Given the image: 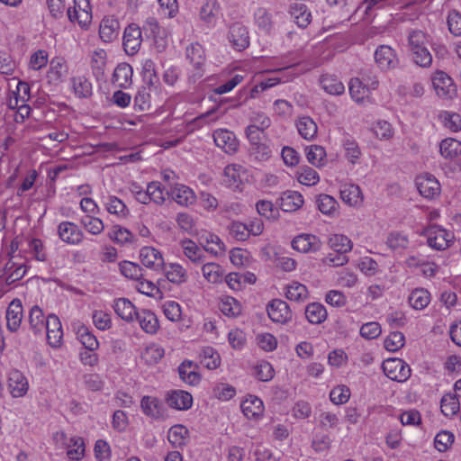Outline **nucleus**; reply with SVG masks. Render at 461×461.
Masks as SVG:
<instances>
[{
	"mask_svg": "<svg viewBox=\"0 0 461 461\" xmlns=\"http://www.w3.org/2000/svg\"><path fill=\"white\" fill-rule=\"evenodd\" d=\"M309 296L307 287L298 282H292L285 287V297L294 302H303Z\"/></svg>",
	"mask_w": 461,
	"mask_h": 461,
	"instance_id": "obj_48",
	"label": "nucleus"
},
{
	"mask_svg": "<svg viewBox=\"0 0 461 461\" xmlns=\"http://www.w3.org/2000/svg\"><path fill=\"white\" fill-rule=\"evenodd\" d=\"M219 308L225 316L230 318L238 317L242 311L240 303L231 296L222 297Z\"/></svg>",
	"mask_w": 461,
	"mask_h": 461,
	"instance_id": "obj_51",
	"label": "nucleus"
},
{
	"mask_svg": "<svg viewBox=\"0 0 461 461\" xmlns=\"http://www.w3.org/2000/svg\"><path fill=\"white\" fill-rule=\"evenodd\" d=\"M321 85L323 90L330 95H339L345 92L343 83L331 75L322 76Z\"/></svg>",
	"mask_w": 461,
	"mask_h": 461,
	"instance_id": "obj_52",
	"label": "nucleus"
},
{
	"mask_svg": "<svg viewBox=\"0 0 461 461\" xmlns=\"http://www.w3.org/2000/svg\"><path fill=\"white\" fill-rule=\"evenodd\" d=\"M428 246L435 250H446L454 241V234L438 225H430L423 232Z\"/></svg>",
	"mask_w": 461,
	"mask_h": 461,
	"instance_id": "obj_4",
	"label": "nucleus"
},
{
	"mask_svg": "<svg viewBox=\"0 0 461 461\" xmlns=\"http://www.w3.org/2000/svg\"><path fill=\"white\" fill-rule=\"evenodd\" d=\"M241 410L248 419H258L264 411L263 402L259 398L250 395L242 402Z\"/></svg>",
	"mask_w": 461,
	"mask_h": 461,
	"instance_id": "obj_34",
	"label": "nucleus"
},
{
	"mask_svg": "<svg viewBox=\"0 0 461 461\" xmlns=\"http://www.w3.org/2000/svg\"><path fill=\"white\" fill-rule=\"evenodd\" d=\"M150 203L157 205H162L166 201V195H169L170 191H166L162 184L158 181H152L148 184Z\"/></svg>",
	"mask_w": 461,
	"mask_h": 461,
	"instance_id": "obj_59",
	"label": "nucleus"
},
{
	"mask_svg": "<svg viewBox=\"0 0 461 461\" xmlns=\"http://www.w3.org/2000/svg\"><path fill=\"white\" fill-rule=\"evenodd\" d=\"M432 85L438 97L452 99L456 95V86L453 79L444 71L438 70L432 76Z\"/></svg>",
	"mask_w": 461,
	"mask_h": 461,
	"instance_id": "obj_5",
	"label": "nucleus"
},
{
	"mask_svg": "<svg viewBox=\"0 0 461 461\" xmlns=\"http://www.w3.org/2000/svg\"><path fill=\"white\" fill-rule=\"evenodd\" d=\"M377 66L384 70L393 69L398 65V58L393 49L388 45L379 46L375 52Z\"/></svg>",
	"mask_w": 461,
	"mask_h": 461,
	"instance_id": "obj_18",
	"label": "nucleus"
},
{
	"mask_svg": "<svg viewBox=\"0 0 461 461\" xmlns=\"http://www.w3.org/2000/svg\"><path fill=\"white\" fill-rule=\"evenodd\" d=\"M19 247L20 240L18 238H15L12 240L10 245V250L8 252L10 258L4 267L5 282L9 285L21 280L25 276L27 271L25 259L19 257L18 255H15V252L19 249Z\"/></svg>",
	"mask_w": 461,
	"mask_h": 461,
	"instance_id": "obj_2",
	"label": "nucleus"
},
{
	"mask_svg": "<svg viewBox=\"0 0 461 461\" xmlns=\"http://www.w3.org/2000/svg\"><path fill=\"white\" fill-rule=\"evenodd\" d=\"M80 224L90 234L97 236L104 230V221L95 215H85L80 219Z\"/></svg>",
	"mask_w": 461,
	"mask_h": 461,
	"instance_id": "obj_55",
	"label": "nucleus"
},
{
	"mask_svg": "<svg viewBox=\"0 0 461 461\" xmlns=\"http://www.w3.org/2000/svg\"><path fill=\"white\" fill-rule=\"evenodd\" d=\"M178 374L183 382L190 385L197 384L200 375L196 372V366L191 360H185L178 366Z\"/></svg>",
	"mask_w": 461,
	"mask_h": 461,
	"instance_id": "obj_36",
	"label": "nucleus"
},
{
	"mask_svg": "<svg viewBox=\"0 0 461 461\" xmlns=\"http://www.w3.org/2000/svg\"><path fill=\"white\" fill-rule=\"evenodd\" d=\"M108 237L119 245H125L133 241V234L126 228L113 225L108 232Z\"/></svg>",
	"mask_w": 461,
	"mask_h": 461,
	"instance_id": "obj_53",
	"label": "nucleus"
},
{
	"mask_svg": "<svg viewBox=\"0 0 461 461\" xmlns=\"http://www.w3.org/2000/svg\"><path fill=\"white\" fill-rule=\"evenodd\" d=\"M8 390L14 398L24 396L29 390V383L24 375L14 369L8 374Z\"/></svg>",
	"mask_w": 461,
	"mask_h": 461,
	"instance_id": "obj_14",
	"label": "nucleus"
},
{
	"mask_svg": "<svg viewBox=\"0 0 461 461\" xmlns=\"http://www.w3.org/2000/svg\"><path fill=\"white\" fill-rule=\"evenodd\" d=\"M47 340L52 348H58L61 345L63 338V330L60 320L58 316L50 314L47 317L45 330Z\"/></svg>",
	"mask_w": 461,
	"mask_h": 461,
	"instance_id": "obj_16",
	"label": "nucleus"
},
{
	"mask_svg": "<svg viewBox=\"0 0 461 461\" xmlns=\"http://www.w3.org/2000/svg\"><path fill=\"white\" fill-rule=\"evenodd\" d=\"M107 55L106 52L102 49H97L93 51L91 55L90 65L93 75L96 79H100L104 75L106 68Z\"/></svg>",
	"mask_w": 461,
	"mask_h": 461,
	"instance_id": "obj_40",
	"label": "nucleus"
},
{
	"mask_svg": "<svg viewBox=\"0 0 461 461\" xmlns=\"http://www.w3.org/2000/svg\"><path fill=\"white\" fill-rule=\"evenodd\" d=\"M300 136L306 140H313L317 137V123L310 116H301L295 122Z\"/></svg>",
	"mask_w": 461,
	"mask_h": 461,
	"instance_id": "obj_30",
	"label": "nucleus"
},
{
	"mask_svg": "<svg viewBox=\"0 0 461 461\" xmlns=\"http://www.w3.org/2000/svg\"><path fill=\"white\" fill-rule=\"evenodd\" d=\"M348 88L351 98L357 103H362L370 93L364 82L357 77L350 79Z\"/></svg>",
	"mask_w": 461,
	"mask_h": 461,
	"instance_id": "obj_54",
	"label": "nucleus"
},
{
	"mask_svg": "<svg viewBox=\"0 0 461 461\" xmlns=\"http://www.w3.org/2000/svg\"><path fill=\"white\" fill-rule=\"evenodd\" d=\"M73 327L77 339L84 346V349L97 350L99 348V341L88 327L80 322L74 324Z\"/></svg>",
	"mask_w": 461,
	"mask_h": 461,
	"instance_id": "obj_27",
	"label": "nucleus"
},
{
	"mask_svg": "<svg viewBox=\"0 0 461 461\" xmlns=\"http://www.w3.org/2000/svg\"><path fill=\"white\" fill-rule=\"evenodd\" d=\"M221 10L218 0H206L200 8L199 17L207 26L213 27L221 14Z\"/></svg>",
	"mask_w": 461,
	"mask_h": 461,
	"instance_id": "obj_23",
	"label": "nucleus"
},
{
	"mask_svg": "<svg viewBox=\"0 0 461 461\" xmlns=\"http://www.w3.org/2000/svg\"><path fill=\"white\" fill-rule=\"evenodd\" d=\"M180 246L185 257L194 265H201L205 259L203 250L189 239L181 240Z\"/></svg>",
	"mask_w": 461,
	"mask_h": 461,
	"instance_id": "obj_29",
	"label": "nucleus"
},
{
	"mask_svg": "<svg viewBox=\"0 0 461 461\" xmlns=\"http://www.w3.org/2000/svg\"><path fill=\"white\" fill-rule=\"evenodd\" d=\"M133 70L130 64L122 62L115 68L112 82L119 88H127L131 85Z\"/></svg>",
	"mask_w": 461,
	"mask_h": 461,
	"instance_id": "obj_26",
	"label": "nucleus"
},
{
	"mask_svg": "<svg viewBox=\"0 0 461 461\" xmlns=\"http://www.w3.org/2000/svg\"><path fill=\"white\" fill-rule=\"evenodd\" d=\"M169 195L180 206L188 207L196 202V194L192 188L183 184H176Z\"/></svg>",
	"mask_w": 461,
	"mask_h": 461,
	"instance_id": "obj_19",
	"label": "nucleus"
},
{
	"mask_svg": "<svg viewBox=\"0 0 461 461\" xmlns=\"http://www.w3.org/2000/svg\"><path fill=\"white\" fill-rule=\"evenodd\" d=\"M141 75L143 80L150 86L158 82V77L156 71V64L150 59H146L141 63Z\"/></svg>",
	"mask_w": 461,
	"mask_h": 461,
	"instance_id": "obj_62",
	"label": "nucleus"
},
{
	"mask_svg": "<svg viewBox=\"0 0 461 461\" xmlns=\"http://www.w3.org/2000/svg\"><path fill=\"white\" fill-rule=\"evenodd\" d=\"M408 302L415 310H423L430 303V294L424 288H416L409 295Z\"/></svg>",
	"mask_w": 461,
	"mask_h": 461,
	"instance_id": "obj_45",
	"label": "nucleus"
},
{
	"mask_svg": "<svg viewBox=\"0 0 461 461\" xmlns=\"http://www.w3.org/2000/svg\"><path fill=\"white\" fill-rule=\"evenodd\" d=\"M68 70V66L64 59L59 57L54 58L50 63L48 77L52 82H61L67 77Z\"/></svg>",
	"mask_w": 461,
	"mask_h": 461,
	"instance_id": "obj_38",
	"label": "nucleus"
},
{
	"mask_svg": "<svg viewBox=\"0 0 461 461\" xmlns=\"http://www.w3.org/2000/svg\"><path fill=\"white\" fill-rule=\"evenodd\" d=\"M440 118L444 126L453 132L461 131V115L456 113L445 111L441 113Z\"/></svg>",
	"mask_w": 461,
	"mask_h": 461,
	"instance_id": "obj_64",
	"label": "nucleus"
},
{
	"mask_svg": "<svg viewBox=\"0 0 461 461\" xmlns=\"http://www.w3.org/2000/svg\"><path fill=\"white\" fill-rule=\"evenodd\" d=\"M199 240L203 249L215 257L222 256L226 251L225 243L214 233L205 232L200 236Z\"/></svg>",
	"mask_w": 461,
	"mask_h": 461,
	"instance_id": "obj_20",
	"label": "nucleus"
},
{
	"mask_svg": "<svg viewBox=\"0 0 461 461\" xmlns=\"http://www.w3.org/2000/svg\"><path fill=\"white\" fill-rule=\"evenodd\" d=\"M247 180V170L241 165L230 164L223 170L222 184L233 190H238Z\"/></svg>",
	"mask_w": 461,
	"mask_h": 461,
	"instance_id": "obj_8",
	"label": "nucleus"
},
{
	"mask_svg": "<svg viewBox=\"0 0 461 461\" xmlns=\"http://www.w3.org/2000/svg\"><path fill=\"white\" fill-rule=\"evenodd\" d=\"M429 42V36L421 30H414L409 33L408 46L413 61L420 67L429 68L432 63V55L428 49Z\"/></svg>",
	"mask_w": 461,
	"mask_h": 461,
	"instance_id": "obj_1",
	"label": "nucleus"
},
{
	"mask_svg": "<svg viewBox=\"0 0 461 461\" xmlns=\"http://www.w3.org/2000/svg\"><path fill=\"white\" fill-rule=\"evenodd\" d=\"M200 363L210 370L218 368L221 365L219 353L212 347H204L199 353Z\"/></svg>",
	"mask_w": 461,
	"mask_h": 461,
	"instance_id": "obj_43",
	"label": "nucleus"
},
{
	"mask_svg": "<svg viewBox=\"0 0 461 461\" xmlns=\"http://www.w3.org/2000/svg\"><path fill=\"white\" fill-rule=\"evenodd\" d=\"M26 252L38 261H45L47 253L43 242L40 239H32L27 241Z\"/></svg>",
	"mask_w": 461,
	"mask_h": 461,
	"instance_id": "obj_61",
	"label": "nucleus"
},
{
	"mask_svg": "<svg viewBox=\"0 0 461 461\" xmlns=\"http://www.w3.org/2000/svg\"><path fill=\"white\" fill-rule=\"evenodd\" d=\"M440 408L442 413L447 417H451L457 413L460 409V402L453 393H446L440 402Z\"/></svg>",
	"mask_w": 461,
	"mask_h": 461,
	"instance_id": "obj_58",
	"label": "nucleus"
},
{
	"mask_svg": "<svg viewBox=\"0 0 461 461\" xmlns=\"http://www.w3.org/2000/svg\"><path fill=\"white\" fill-rule=\"evenodd\" d=\"M255 23L259 30L269 33L274 27L271 14L265 8H258L254 14Z\"/></svg>",
	"mask_w": 461,
	"mask_h": 461,
	"instance_id": "obj_56",
	"label": "nucleus"
},
{
	"mask_svg": "<svg viewBox=\"0 0 461 461\" xmlns=\"http://www.w3.org/2000/svg\"><path fill=\"white\" fill-rule=\"evenodd\" d=\"M292 247L301 253H312L321 249V242L315 235L303 233L294 238Z\"/></svg>",
	"mask_w": 461,
	"mask_h": 461,
	"instance_id": "obj_15",
	"label": "nucleus"
},
{
	"mask_svg": "<svg viewBox=\"0 0 461 461\" xmlns=\"http://www.w3.org/2000/svg\"><path fill=\"white\" fill-rule=\"evenodd\" d=\"M165 355V349L158 344H150L145 348L141 358L148 365H155L159 362Z\"/></svg>",
	"mask_w": 461,
	"mask_h": 461,
	"instance_id": "obj_57",
	"label": "nucleus"
},
{
	"mask_svg": "<svg viewBox=\"0 0 461 461\" xmlns=\"http://www.w3.org/2000/svg\"><path fill=\"white\" fill-rule=\"evenodd\" d=\"M120 24L113 17H104L99 26L100 38L104 42H111L119 35Z\"/></svg>",
	"mask_w": 461,
	"mask_h": 461,
	"instance_id": "obj_31",
	"label": "nucleus"
},
{
	"mask_svg": "<svg viewBox=\"0 0 461 461\" xmlns=\"http://www.w3.org/2000/svg\"><path fill=\"white\" fill-rule=\"evenodd\" d=\"M185 58L192 66L188 71V80L195 82L204 75L206 56L203 47L198 42L190 43L185 48Z\"/></svg>",
	"mask_w": 461,
	"mask_h": 461,
	"instance_id": "obj_3",
	"label": "nucleus"
},
{
	"mask_svg": "<svg viewBox=\"0 0 461 461\" xmlns=\"http://www.w3.org/2000/svg\"><path fill=\"white\" fill-rule=\"evenodd\" d=\"M140 259L143 266L155 272H160L165 265V259L161 251L150 246H145L140 249Z\"/></svg>",
	"mask_w": 461,
	"mask_h": 461,
	"instance_id": "obj_9",
	"label": "nucleus"
},
{
	"mask_svg": "<svg viewBox=\"0 0 461 461\" xmlns=\"http://www.w3.org/2000/svg\"><path fill=\"white\" fill-rule=\"evenodd\" d=\"M439 151L445 158L453 159L461 154V141L447 138L440 142Z\"/></svg>",
	"mask_w": 461,
	"mask_h": 461,
	"instance_id": "obj_46",
	"label": "nucleus"
},
{
	"mask_svg": "<svg viewBox=\"0 0 461 461\" xmlns=\"http://www.w3.org/2000/svg\"><path fill=\"white\" fill-rule=\"evenodd\" d=\"M140 328L147 333L155 334L158 330V321L157 316L150 311L140 310L136 316Z\"/></svg>",
	"mask_w": 461,
	"mask_h": 461,
	"instance_id": "obj_35",
	"label": "nucleus"
},
{
	"mask_svg": "<svg viewBox=\"0 0 461 461\" xmlns=\"http://www.w3.org/2000/svg\"><path fill=\"white\" fill-rule=\"evenodd\" d=\"M267 312L270 320L276 323H287L293 317L288 304L280 299L272 300L267 306Z\"/></svg>",
	"mask_w": 461,
	"mask_h": 461,
	"instance_id": "obj_10",
	"label": "nucleus"
},
{
	"mask_svg": "<svg viewBox=\"0 0 461 461\" xmlns=\"http://www.w3.org/2000/svg\"><path fill=\"white\" fill-rule=\"evenodd\" d=\"M167 402L168 406L179 411H185L192 407V395L182 390H174L167 394Z\"/></svg>",
	"mask_w": 461,
	"mask_h": 461,
	"instance_id": "obj_24",
	"label": "nucleus"
},
{
	"mask_svg": "<svg viewBox=\"0 0 461 461\" xmlns=\"http://www.w3.org/2000/svg\"><path fill=\"white\" fill-rule=\"evenodd\" d=\"M140 407L147 416L154 419H158L163 414L159 400L152 396H144L141 399Z\"/></svg>",
	"mask_w": 461,
	"mask_h": 461,
	"instance_id": "obj_49",
	"label": "nucleus"
},
{
	"mask_svg": "<svg viewBox=\"0 0 461 461\" xmlns=\"http://www.w3.org/2000/svg\"><path fill=\"white\" fill-rule=\"evenodd\" d=\"M384 375L391 380L405 382L411 376L410 366L402 359L390 358L382 365Z\"/></svg>",
	"mask_w": 461,
	"mask_h": 461,
	"instance_id": "obj_6",
	"label": "nucleus"
},
{
	"mask_svg": "<svg viewBox=\"0 0 461 461\" xmlns=\"http://www.w3.org/2000/svg\"><path fill=\"white\" fill-rule=\"evenodd\" d=\"M212 136L215 145L224 152L233 154L238 150L239 142L232 131L218 129L214 131Z\"/></svg>",
	"mask_w": 461,
	"mask_h": 461,
	"instance_id": "obj_17",
	"label": "nucleus"
},
{
	"mask_svg": "<svg viewBox=\"0 0 461 461\" xmlns=\"http://www.w3.org/2000/svg\"><path fill=\"white\" fill-rule=\"evenodd\" d=\"M420 194L428 199H433L440 193V184L437 178L430 174H422L415 180Z\"/></svg>",
	"mask_w": 461,
	"mask_h": 461,
	"instance_id": "obj_12",
	"label": "nucleus"
},
{
	"mask_svg": "<svg viewBox=\"0 0 461 461\" xmlns=\"http://www.w3.org/2000/svg\"><path fill=\"white\" fill-rule=\"evenodd\" d=\"M341 200L352 207H360L364 201V196L360 187L355 184H343L339 189Z\"/></svg>",
	"mask_w": 461,
	"mask_h": 461,
	"instance_id": "obj_21",
	"label": "nucleus"
},
{
	"mask_svg": "<svg viewBox=\"0 0 461 461\" xmlns=\"http://www.w3.org/2000/svg\"><path fill=\"white\" fill-rule=\"evenodd\" d=\"M142 42L140 28L135 24L131 23L128 25L123 32V48L128 55L136 54Z\"/></svg>",
	"mask_w": 461,
	"mask_h": 461,
	"instance_id": "obj_13",
	"label": "nucleus"
},
{
	"mask_svg": "<svg viewBox=\"0 0 461 461\" xmlns=\"http://www.w3.org/2000/svg\"><path fill=\"white\" fill-rule=\"evenodd\" d=\"M104 204L110 214L117 216L119 219H125L130 213L125 203L114 195L107 196L104 201Z\"/></svg>",
	"mask_w": 461,
	"mask_h": 461,
	"instance_id": "obj_37",
	"label": "nucleus"
},
{
	"mask_svg": "<svg viewBox=\"0 0 461 461\" xmlns=\"http://www.w3.org/2000/svg\"><path fill=\"white\" fill-rule=\"evenodd\" d=\"M344 156L349 163L355 165L358 163L362 152L358 143L350 136L344 137L342 140Z\"/></svg>",
	"mask_w": 461,
	"mask_h": 461,
	"instance_id": "obj_41",
	"label": "nucleus"
},
{
	"mask_svg": "<svg viewBox=\"0 0 461 461\" xmlns=\"http://www.w3.org/2000/svg\"><path fill=\"white\" fill-rule=\"evenodd\" d=\"M59 239L68 245H79L84 240V232L74 222L65 221L58 226Z\"/></svg>",
	"mask_w": 461,
	"mask_h": 461,
	"instance_id": "obj_11",
	"label": "nucleus"
},
{
	"mask_svg": "<svg viewBox=\"0 0 461 461\" xmlns=\"http://www.w3.org/2000/svg\"><path fill=\"white\" fill-rule=\"evenodd\" d=\"M70 86L78 98H88L93 94L92 83L83 76L72 77Z\"/></svg>",
	"mask_w": 461,
	"mask_h": 461,
	"instance_id": "obj_39",
	"label": "nucleus"
},
{
	"mask_svg": "<svg viewBox=\"0 0 461 461\" xmlns=\"http://www.w3.org/2000/svg\"><path fill=\"white\" fill-rule=\"evenodd\" d=\"M227 39L230 46L238 51L244 50L249 46V30L240 22H235L229 26Z\"/></svg>",
	"mask_w": 461,
	"mask_h": 461,
	"instance_id": "obj_7",
	"label": "nucleus"
},
{
	"mask_svg": "<svg viewBox=\"0 0 461 461\" xmlns=\"http://www.w3.org/2000/svg\"><path fill=\"white\" fill-rule=\"evenodd\" d=\"M23 317V305L21 301L18 299L13 300L6 310L7 329L12 332L18 330Z\"/></svg>",
	"mask_w": 461,
	"mask_h": 461,
	"instance_id": "obj_25",
	"label": "nucleus"
},
{
	"mask_svg": "<svg viewBox=\"0 0 461 461\" xmlns=\"http://www.w3.org/2000/svg\"><path fill=\"white\" fill-rule=\"evenodd\" d=\"M329 245L335 252L347 254L352 249L351 240L345 235L334 234L329 239Z\"/></svg>",
	"mask_w": 461,
	"mask_h": 461,
	"instance_id": "obj_60",
	"label": "nucleus"
},
{
	"mask_svg": "<svg viewBox=\"0 0 461 461\" xmlns=\"http://www.w3.org/2000/svg\"><path fill=\"white\" fill-rule=\"evenodd\" d=\"M202 273L204 279L211 284H218L222 281L224 272L217 263H203Z\"/></svg>",
	"mask_w": 461,
	"mask_h": 461,
	"instance_id": "obj_50",
	"label": "nucleus"
},
{
	"mask_svg": "<svg viewBox=\"0 0 461 461\" xmlns=\"http://www.w3.org/2000/svg\"><path fill=\"white\" fill-rule=\"evenodd\" d=\"M161 271H163L167 280L174 285H181L188 281V272L179 263H165Z\"/></svg>",
	"mask_w": 461,
	"mask_h": 461,
	"instance_id": "obj_22",
	"label": "nucleus"
},
{
	"mask_svg": "<svg viewBox=\"0 0 461 461\" xmlns=\"http://www.w3.org/2000/svg\"><path fill=\"white\" fill-rule=\"evenodd\" d=\"M28 321L30 330L35 335H42L44 333L47 318L44 316L42 310L39 306L34 305L31 308Z\"/></svg>",
	"mask_w": 461,
	"mask_h": 461,
	"instance_id": "obj_33",
	"label": "nucleus"
},
{
	"mask_svg": "<svg viewBox=\"0 0 461 461\" xmlns=\"http://www.w3.org/2000/svg\"><path fill=\"white\" fill-rule=\"evenodd\" d=\"M113 309L116 314L127 322L135 320L140 311H137L135 305L127 298H118L114 301Z\"/></svg>",
	"mask_w": 461,
	"mask_h": 461,
	"instance_id": "obj_28",
	"label": "nucleus"
},
{
	"mask_svg": "<svg viewBox=\"0 0 461 461\" xmlns=\"http://www.w3.org/2000/svg\"><path fill=\"white\" fill-rule=\"evenodd\" d=\"M305 316L310 323L321 324L327 319L328 312L323 304L312 303L305 308Z\"/></svg>",
	"mask_w": 461,
	"mask_h": 461,
	"instance_id": "obj_44",
	"label": "nucleus"
},
{
	"mask_svg": "<svg viewBox=\"0 0 461 461\" xmlns=\"http://www.w3.org/2000/svg\"><path fill=\"white\" fill-rule=\"evenodd\" d=\"M189 431L181 424L172 426L167 433V439L174 447H182L186 444Z\"/></svg>",
	"mask_w": 461,
	"mask_h": 461,
	"instance_id": "obj_42",
	"label": "nucleus"
},
{
	"mask_svg": "<svg viewBox=\"0 0 461 461\" xmlns=\"http://www.w3.org/2000/svg\"><path fill=\"white\" fill-rule=\"evenodd\" d=\"M303 195L296 191H285L280 197V208L284 212H295L303 206Z\"/></svg>",
	"mask_w": 461,
	"mask_h": 461,
	"instance_id": "obj_32",
	"label": "nucleus"
},
{
	"mask_svg": "<svg viewBox=\"0 0 461 461\" xmlns=\"http://www.w3.org/2000/svg\"><path fill=\"white\" fill-rule=\"evenodd\" d=\"M306 158L312 165L321 167L326 158V151L321 146L312 145L306 149Z\"/></svg>",
	"mask_w": 461,
	"mask_h": 461,
	"instance_id": "obj_63",
	"label": "nucleus"
},
{
	"mask_svg": "<svg viewBox=\"0 0 461 461\" xmlns=\"http://www.w3.org/2000/svg\"><path fill=\"white\" fill-rule=\"evenodd\" d=\"M289 13L294 22L301 28L306 27L311 23L312 15L303 4L291 5Z\"/></svg>",
	"mask_w": 461,
	"mask_h": 461,
	"instance_id": "obj_47",
	"label": "nucleus"
}]
</instances>
